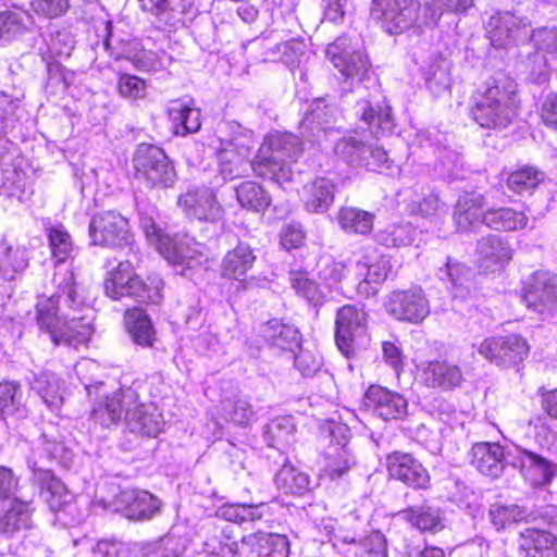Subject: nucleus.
Wrapping results in <instances>:
<instances>
[{
    "label": "nucleus",
    "instance_id": "obj_38",
    "mask_svg": "<svg viewBox=\"0 0 557 557\" xmlns=\"http://www.w3.org/2000/svg\"><path fill=\"white\" fill-rule=\"evenodd\" d=\"M530 513L525 508L517 504H504L495 502L490 505L487 519L496 532H505L517 524L528 523Z\"/></svg>",
    "mask_w": 557,
    "mask_h": 557
},
{
    "label": "nucleus",
    "instance_id": "obj_4",
    "mask_svg": "<svg viewBox=\"0 0 557 557\" xmlns=\"http://www.w3.org/2000/svg\"><path fill=\"white\" fill-rule=\"evenodd\" d=\"M132 165L134 178L148 189L170 188L176 182L174 163L157 145L139 144L134 151Z\"/></svg>",
    "mask_w": 557,
    "mask_h": 557
},
{
    "label": "nucleus",
    "instance_id": "obj_20",
    "mask_svg": "<svg viewBox=\"0 0 557 557\" xmlns=\"http://www.w3.org/2000/svg\"><path fill=\"white\" fill-rule=\"evenodd\" d=\"M260 337L268 347L281 352H295L302 342V335L296 325L277 318L270 319L261 325Z\"/></svg>",
    "mask_w": 557,
    "mask_h": 557
},
{
    "label": "nucleus",
    "instance_id": "obj_33",
    "mask_svg": "<svg viewBox=\"0 0 557 557\" xmlns=\"http://www.w3.org/2000/svg\"><path fill=\"white\" fill-rule=\"evenodd\" d=\"M240 542L251 547L259 557H288L290 553L289 540L282 534L257 531L244 535Z\"/></svg>",
    "mask_w": 557,
    "mask_h": 557
},
{
    "label": "nucleus",
    "instance_id": "obj_8",
    "mask_svg": "<svg viewBox=\"0 0 557 557\" xmlns=\"http://www.w3.org/2000/svg\"><path fill=\"white\" fill-rule=\"evenodd\" d=\"M257 260L249 244L239 242L228 250L220 264L221 287L230 296L238 295L248 287V272Z\"/></svg>",
    "mask_w": 557,
    "mask_h": 557
},
{
    "label": "nucleus",
    "instance_id": "obj_34",
    "mask_svg": "<svg viewBox=\"0 0 557 557\" xmlns=\"http://www.w3.org/2000/svg\"><path fill=\"white\" fill-rule=\"evenodd\" d=\"M335 184L326 177H315L304 185L300 199L309 212L326 211L335 198Z\"/></svg>",
    "mask_w": 557,
    "mask_h": 557
},
{
    "label": "nucleus",
    "instance_id": "obj_27",
    "mask_svg": "<svg viewBox=\"0 0 557 557\" xmlns=\"http://www.w3.org/2000/svg\"><path fill=\"white\" fill-rule=\"evenodd\" d=\"M121 510L129 520L150 519L160 510V499L148 491L127 490L119 494Z\"/></svg>",
    "mask_w": 557,
    "mask_h": 557
},
{
    "label": "nucleus",
    "instance_id": "obj_37",
    "mask_svg": "<svg viewBox=\"0 0 557 557\" xmlns=\"http://www.w3.org/2000/svg\"><path fill=\"white\" fill-rule=\"evenodd\" d=\"M396 276L392 264V256L381 255L374 262L367 264L364 277L358 283L357 290L364 297L375 296L380 286L388 278Z\"/></svg>",
    "mask_w": 557,
    "mask_h": 557
},
{
    "label": "nucleus",
    "instance_id": "obj_41",
    "mask_svg": "<svg viewBox=\"0 0 557 557\" xmlns=\"http://www.w3.org/2000/svg\"><path fill=\"white\" fill-rule=\"evenodd\" d=\"M235 196L242 209L262 213L272 202L270 193L255 181H244L235 187Z\"/></svg>",
    "mask_w": 557,
    "mask_h": 557
},
{
    "label": "nucleus",
    "instance_id": "obj_10",
    "mask_svg": "<svg viewBox=\"0 0 557 557\" xmlns=\"http://www.w3.org/2000/svg\"><path fill=\"white\" fill-rule=\"evenodd\" d=\"M419 0H372L371 14L388 34H401L414 26Z\"/></svg>",
    "mask_w": 557,
    "mask_h": 557
},
{
    "label": "nucleus",
    "instance_id": "obj_57",
    "mask_svg": "<svg viewBox=\"0 0 557 557\" xmlns=\"http://www.w3.org/2000/svg\"><path fill=\"white\" fill-rule=\"evenodd\" d=\"M306 243V232L299 224H287L281 233V244L286 250L298 249Z\"/></svg>",
    "mask_w": 557,
    "mask_h": 557
},
{
    "label": "nucleus",
    "instance_id": "obj_50",
    "mask_svg": "<svg viewBox=\"0 0 557 557\" xmlns=\"http://www.w3.org/2000/svg\"><path fill=\"white\" fill-rule=\"evenodd\" d=\"M22 398V387L16 381H0V419L15 413Z\"/></svg>",
    "mask_w": 557,
    "mask_h": 557
},
{
    "label": "nucleus",
    "instance_id": "obj_5",
    "mask_svg": "<svg viewBox=\"0 0 557 557\" xmlns=\"http://www.w3.org/2000/svg\"><path fill=\"white\" fill-rule=\"evenodd\" d=\"M478 352L484 360L499 369L519 371L531 354V345L522 334L505 332L482 339Z\"/></svg>",
    "mask_w": 557,
    "mask_h": 557
},
{
    "label": "nucleus",
    "instance_id": "obj_6",
    "mask_svg": "<svg viewBox=\"0 0 557 557\" xmlns=\"http://www.w3.org/2000/svg\"><path fill=\"white\" fill-rule=\"evenodd\" d=\"M89 244L104 249H124L134 243L129 220L117 210L95 213L88 224Z\"/></svg>",
    "mask_w": 557,
    "mask_h": 557
},
{
    "label": "nucleus",
    "instance_id": "obj_61",
    "mask_svg": "<svg viewBox=\"0 0 557 557\" xmlns=\"http://www.w3.org/2000/svg\"><path fill=\"white\" fill-rule=\"evenodd\" d=\"M382 351L384 361L399 375L405 366L403 350L394 342L385 341L382 343Z\"/></svg>",
    "mask_w": 557,
    "mask_h": 557
},
{
    "label": "nucleus",
    "instance_id": "obj_44",
    "mask_svg": "<svg viewBox=\"0 0 557 557\" xmlns=\"http://www.w3.org/2000/svg\"><path fill=\"white\" fill-rule=\"evenodd\" d=\"M29 265L27 248L0 242V277L12 281Z\"/></svg>",
    "mask_w": 557,
    "mask_h": 557
},
{
    "label": "nucleus",
    "instance_id": "obj_18",
    "mask_svg": "<svg viewBox=\"0 0 557 557\" xmlns=\"http://www.w3.org/2000/svg\"><path fill=\"white\" fill-rule=\"evenodd\" d=\"M487 208L485 195L475 190L461 194L453 211V221L457 231L469 232L480 224L485 226Z\"/></svg>",
    "mask_w": 557,
    "mask_h": 557
},
{
    "label": "nucleus",
    "instance_id": "obj_3",
    "mask_svg": "<svg viewBox=\"0 0 557 557\" xmlns=\"http://www.w3.org/2000/svg\"><path fill=\"white\" fill-rule=\"evenodd\" d=\"M164 280L158 272H148L141 275L136 267L128 260H120L110 269L103 278L104 295L114 301L131 298L139 307H152L162 304L164 298Z\"/></svg>",
    "mask_w": 557,
    "mask_h": 557
},
{
    "label": "nucleus",
    "instance_id": "obj_43",
    "mask_svg": "<svg viewBox=\"0 0 557 557\" xmlns=\"http://www.w3.org/2000/svg\"><path fill=\"white\" fill-rule=\"evenodd\" d=\"M343 543L350 545L347 550L350 557H387L388 554L386 536L376 530L359 540L346 535Z\"/></svg>",
    "mask_w": 557,
    "mask_h": 557
},
{
    "label": "nucleus",
    "instance_id": "obj_13",
    "mask_svg": "<svg viewBox=\"0 0 557 557\" xmlns=\"http://www.w3.org/2000/svg\"><path fill=\"white\" fill-rule=\"evenodd\" d=\"M531 23L527 17L509 11H497L490 16L486 33L496 49H507L524 41L529 37Z\"/></svg>",
    "mask_w": 557,
    "mask_h": 557
},
{
    "label": "nucleus",
    "instance_id": "obj_54",
    "mask_svg": "<svg viewBox=\"0 0 557 557\" xmlns=\"http://www.w3.org/2000/svg\"><path fill=\"white\" fill-rule=\"evenodd\" d=\"M298 352L294 357V366L305 377L314 376L322 367V358L315 351L300 345Z\"/></svg>",
    "mask_w": 557,
    "mask_h": 557
},
{
    "label": "nucleus",
    "instance_id": "obj_53",
    "mask_svg": "<svg viewBox=\"0 0 557 557\" xmlns=\"http://www.w3.org/2000/svg\"><path fill=\"white\" fill-rule=\"evenodd\" d=\"M71 0H30V11L39 18L53 20L66 14Z\"/></svg>",
    "mask_w": 557,
    "mask_h": 557
},
{
    "label": "nucleus",
    "instance_id": "obj_31",
    "mask_svg": "<svg viewBox=\"0 0 557 557\" xmlns=\"http://www.w3.org/2000/svg\"><path fill=\"white\" fill-rule=\"evenodd\" d=\"M250 149L244 145L234 143L224 144L218 151L219 173L224 180L233 181L245 176L249 160Z\"/></svg>",
    "mask_w": 557,
    "mask_h": 557
},
{
    "label": "nucleus",
    "instance_id": "obj_47",
    "mask_svg": "<svg viewBox=\"0 0 557 557\" xmlns=\"http://www.w3.org/2000/svg\"><path fill=\"white\" fill-rule=\"evenodd\" d=\"M289 282L295 293L314 307H320L326 301V294L309 272L293 270L289 272Z\"/></svg>",
    "mask_w": 557,
    "mask_h": 557
},
{
    "label": "nucleus",
    "instance_id": "obj_30",
    "mask_svg": "<svg viewBox=\"0 0 557 557\" xmlns=\"http://www.w3.org/2000/svg\"><path fill=\"white\" fill-rule=\"evenodd\" d=\"M260 146L289 166L299 161L305 150L304 144L297 135L280 131L265 135Z\"/></svg>",
    "mask_w": 557,
    "mask_h": 557
},
{
    "label": "nucleus",
    "instance_id": "obj_42",
    "mask_svg": "<svg viewBox=\"0 0 557 557\" xmlns=\"http://www.w3.org/2000/svg\"><path fill=\"white\" fill-rule=\"evenodd\" d=\"M375 214L358 207L344 206L338 209L337 222L348 234L369 235L374 227Z\"/></svg>",
    "mask_w": 557,
    "mask_h": 557
},
{
    "label": "nucleus",
    "instance_id": "obj_24",
    "mask_svg": "<svg viewBox=\"0 0 557 557\" xmlns=\"http://www.w3.org/2000/svg\"><path fill=\"white\" fill-rule=\"evenodd\" d=\"M516 467L534 488L550 484L556 475V467L549 459L528 449L521 450Z\"/></svg>",
    "mask_w": 557,
    "mask_h": 557
},
{
    "label": "nucleus",
    "instance_id": "obj_60",
    "mask_svg": "<svg viewBox=\"0 0 557 557\" xmlns=\"http://www.w3.org/2000/svg\"><path fill=\"white\" fill-rule=\"evenodd\" d=\"M532 36L537 50L557 51V30L555 28L541 27L535 29Z\"/></svg>",
    "mask_w": 557,
    "mask_h": 557
},
{
    "label": "nucleus",
    "instance_id": "obj_16",
    "mask_svg": "<svg viewBox=\"0 0 557 557\" xmlns=\"http://www.w3.org/2000/svg\"><path fill=\"white\" fill-rule=\"evenodd\" d=\"M522 299L529 309L552 314L557 310V283L546 273L535 272L523 284Z\"/></svg>",
    "mask_w": 557,
    "mask_h": 557
},
{
    "label": "nucleus",
    "instance_id": "obj_55",
    "mask_svg": "<svg viewBox=\"0 0 557 557\" xmlns=\"http://www.w3.org/2000/svg\"><path fill=\"white\" fill-rule=\"evenodd\" d=\"M377 240L386 247H401L410 243V235L405 226L394 224L381 231L377 235Z\"/></svg>",
    "mask_w": 557,
    "mask_h": 557
},
{
    "label": "nucleus",
    "instance_id": "obj_46",
    "mask_svg": "<svg viewBox=\"0 0 557 557\" xmlns=\"http://www.w3.org/2000/svg\"><path fill=\"white\" fill-rule=\"evenodd\" d=\"M50 256L55 264H61L73 258L74 242L69 230L63 224L50 225L46 228Z\"/></svg>",
    "mask_w": 557,
    "mask_h": 557
},
{
    "label": "nucleus",
    "instance_id": "obj_9",
    "mask_svg": "<svg viewBox=\"0 0 557 557\" xmlns=\"http://www.w3.org/2000/svg\"><path fill=\"white\" fill-rule=\"evenodd\" d=\"M385 469L389 480L414 491H426L432 485L429 470L411 453L393 450L385 456Z\"/></svg>",
    "mask_w": 557,
    "mask_h": 557
},
{
    "label": "nucleus",
    "instance_id": "obj_25",
    "mask_svg": "<svg viewBox=\"0 0 557 557\" xmlns=\"http://www.w3.org/2000/svg\"><path fill=\"white\" fill-rule=\"evenodd\" d=\"M94 335V325L85 315L62 319L50 339L57 346L87 347Z\"/></svg>",
    "mask_w": 557,
    "mask_h": 557
},
{
    "label": "nucleus",
    "instance_id": "obj_29",
    "mask_svg": "<svg viewBox=\"0 0 557 557\" xmlns=\"http://www.w3.org/2000/svg\"><path fill=\"white\" fill-rule=\"evenodd\" d=\"M518 548L525 557H557V536L547 530L527 528L518 536Z\"/></svg>",
    "mask_w": 557,
    "mask_h": 557
},
{
    "label": "nucleus",
    "instance_id": "obj_1",
    "mask_svg": "<svg viewBox=\"0 0 557 557\" xmlns=\"http://www.w3.org/2000/svg\"><path fill=\"white\" fill-rule=\"evenodd\" d=\"M87 395L95 397L89 420L102 429L116 425L122 420L133 433L157 437L164 428L162 412L154 404H145L133 385H121L107 392L102 382L88 385Z\"/></svg>",
    "mask_w": 557,
    "mask_h": 557
},
{
    "label": "nucleus",
    "instance_id": "obj_28",
    "mask_svg": "<svg viewBox=\"0 0 557 557\" xmlns=\"http://www.w3.org/2000/svg\"><path fill=\"white\" fill-rule=\"evenodd\" d=\"M123 323L132 341L144 348H152L157 333L151 318L143 307L133 306L125 309Z\"/></svg>",
    "mask_w": 557,
    "mask_h": 557
},
{
    "label": "nucleus",
    "instance_id": "obj_45",
    "mask_svg": "<svg viewBox=\"0 0 557 557\" xmlns=\"http://www.w3.org/2000/svg\"><path fill=\"white\" fill-rule=\"evenodd\" d=\"M168 114L175 127V134L187 135L197 133L201 127V112L181 99L172 100Z\"/></svg>",
    "mask_w": 557,
    "mask_h": 557
},
{
    "label": "nucleus",
    "instance_id": "obj_40",
    "mask_svg": "<svg viewBox=\"0 0 557 557\" xmlns=\"http://www.w3.org/2000/svg\"><path fill=\"white\" fill-rule=\"evenodd\" d=\"M356 465V459L347 443L331 444L323 456V474L330 480H337L347 474Z\"/></svg>",
    "mask_w": 557,
    "mask_h": 557
},
{
    "label": "nucleus",
    "instance_id": "obj_21",
    "mask_svg": "<svg viewBox=\"0 0 557 557\" xmlns=\"http://www.w3.org/2000/svg\"><path fill=\"white\" fill-rule=\"evenodd\" d=\"M470 463L483 475L498 478L506 468V448L496 442H479L470 450Z\"/></svg>",
    "mask_w": 557,
    "mask_h": 557
},
{
    "label": "nucleus",
    "instance_id": "obj_11",
    "mask_svg": "<svg viewBox=\"0 0 557 557\" xmlns=\"http://www.w3.org/2000/svg\"><path fill=\"white\" fill-rule=\"evenodd\" d=\"M515 248L509 238L499 234L480 237L474 248V265L479 273H499L512 261Z\"/></svg>",
    "mask_w": 557,
    "mask_h": 557
},
{
    "label": "nucleus",
    "instance_id": "obj_32",
    "mask_svg": "<svg viewBox=\"0 0 557 557\" xmlns=\"http://www.w3.org/2000/svg\"><path fill=\"white\" fill-rule=\"evenodd\" d=\"M250 168L255 176L278 184L289 182L293 176L292 166L273 156L262 146H259L250 161Z\"/></svg>",
    "mask_w": 557,
    "mask_h": 557
},
{
    "label": "nucleus",
    "instance_id": "obj_19",
    "mask_svg": "<svg viewBox=\"0 0 557 557\" xmlns=\"http://www.w3.org/2000/svg\"><path fill=\"white\" fill-rule=\"evenodd\" d=\"M330 61L346 81L364 82L372 69L369 57L359 50H347L333 44L327 50Z\"/></svg>",
    "mask_w": 557,
    "mask_h": 557
},
{
    "label": "nucleus",
    "instance_id": "obj_7",
    "mask_svg": "<svg viewBox=\"0 0 557 557\" xmlns=\"http://www.w3.org/2000/svg\"><path fill=\"white\" fill-rule=\"evenodd\" d=\"M369 314L363 307L354 304L341 306L335 313L334 342L346 359L357 357L361 339L368 333Z\"/></svg>",
    "mask_w": 557,
    "mask_h": 557
},
{
    "label": "nucleus",
    "instance_id": "obj_49",
    "mask_svg": "<svg viewBox=\"0 0 557 557\" xmlns=\"http://www.w3.org/2000/svg\"><path fill=\"white\" fill-rule=\"evenodd\" d=\"M116 94L128 101L144 100L148 95L147 79L127 72L116 73Z\"/></svg>",
    "mask_w": 557,
    "mask_h": 557
},
{
    "label": "nucleus",
    "instance_id": "obj_2",
    "mask_svg": "<svg viewBox=\"0 0 557 557\" xmlns=\"http://www.w3.org/2000/svg\"><path fill=\"white\" fill-rule=\"evenodd\" d=\"M522 108L519 86L499 72L475 88L469 98V116L481 128L503 131L517 120Z\"/></svg>",
    "mask_w": 557,
    "mask_h": 557
},
{
    "label": "nucleus",
    "instance_id": "obj_63",
    "mask_svg": "<svg viewBox=\"0 0 557 557\" xmlns=\"http://www.w3.org/2000/svg\"><path fill=\"white\" fill-rule=\"evenodd\" d=\"M208 548V557H236L238 553V542L224 544L213 537L206 543Z\"/></svg>",
    "mask_w": 557,
    "mask_h": 557
},
{
    "label": "nucleus",
    "instance_id": "obj_39",
    "mask_svg": "<svg viewBox=\"0 0 557 557\" xmlns=\"http://www.w3.org/2000/svg\"><path fill=\"white\" fill-rule=\"evenodd\" d=\"M40 483L41 492L46 494V502L54 512L62 511L70 503V493L66 485L55 476L51 469H34Z\"/></svg>",
    "mask_w": 557,
    "mask_h": 557
},
{
    "label": "nucleus",
    "instance_id": "obj_48",
    "mask_svg": "<svg viewBox=\"0 0 557 557\" xmlns=\"http://www.w3.org/2000/svg\"><path fill=\"white\" fill-rule=\"evenodd\" d=\"M33 511L30 500L12 498L9 508L0 517V532L11 534L18 531L21 523L28 519Z\"/></svg>",
    "mask_w": 557,
    "mask_h": 557
},
{
    "label": "nucleus",
    "instance_id": "obj_22",
    "mask_svg": "<svg viewBox=\"0 0 557 557\" xmlns=\"http://www.w3.org/2000/svg\"><path fill=\"white\" fill-rule=\"evenodd\" d=\"M183 211L202 222H216L222 216V207L216 197L209 191L187 190L177 199Z\"/></svg>",
    "mask_w": 557,
    "mask_h": 557
},
{
    "label": "nucleus",
    "instance_id": "obj_17",
    "mask_svg": "<svg viewBox=\"0 0 557 557\" xmlns=\"http://www.w3.org/2000/svg\"><path fill=\"white\" fill-rule=\"evenodd\" d=\"M145 234L156 250L173 265H181L187 259L194 258V255L189 252L190 239L186 235L170 234L154 223L145 227Z\"/></svg>",
    "mask_w": 557,
    "mask_h": 557
},
{
    "label": "nucleus",
    "instance_id": "obj_52",
    "mask_svg": "<svg viewBox=\"0 0 557 557\" xmlns=\"http://www.w3.org/2000/svg\"><path fill=\"white\" fill-rule=\"evenodd\" d=\"M360 120L376 133L392 128V113L387 104H369L363 109Z\"/></svg>",
    "mask_w": 557,
    "mask_h": 557
},
{
    "label": "nucleus",
    "instance_id": "obj_12",
    "mask_svg": "<svg viewBox=\"0 0 557 557\" xmlns=\"http://www.w3.org/2000/svg\"><path fill=\"white\" fill-rule=\"evenodd\" d=\"M58 294L48 297H39L35 305V320L40 331L47 333L49 337L52 331H55L62 319L59 317L60 297L65 295L67 300L76 304L77 292L76 281L73 271L69 270L64 273L62 280L54 277Z\"/></svg>",
    "mask_w": 557,
    "mask_h": 557
},
{
    "label": "nucleus",
    "instance_id": "obj_26",
    "mask_svg": "<svg viewBox=\"0 0 557 557\" xmlns=\"http://www.w3.org/2000/svg\"><path fill=\"white\" fill-rule=\"evenodd\" d=\"M400 512L404 520L421 534L434 535L446 528L442 509L426 502L407 506Z\"/></svg>",
    "mask_w": 557,
    "mask_h": 557
},
{
    "label": "nucleus",
    "instance_id": "obj_35",
    "mask_svg": "<svg viewBox=\"0 0 557 557\" xmlns=\"http://www.w3.org/2000/svg\"><path fill=\"white\" fill-rule=\"evenodd\" d=\"M529 216L522 210L511 207H488L485 215V226L504 233L520 232L528 227Z\"/></svg>",
    "mask_w": 557,
    "mask_h": 557
},
{
    "label": "nucleus",
    "instance_id": "obj_58",
    "mask_svg": "<svg viewBox=\"0 0 557 557\" xmlns=\"http://www.w3.org/2000/svg\"><path fill=\"white\" fill-rule=\"evenodd\" d=\"M540 119L544 126L557 133V92L546 96L540 108Z\"/></svg>",
    "mask_w": 557,
    "mask_h": 557
},
{
    "label": "nucleus",
    "instance_id": "obj_59",
    "mask_svg": "<svg viewBox=\"0 0 557 557\" xmlns=\"http://www.w3.org/2000/svg\"><path fill=\"white\" fill-rule=\"evenodd\" d=\"M18 476L12 468L0 466V503L7 502L18 487Z\"/></svg>",
    "mask_w": 557,
    "mask_h": 557
},
{
    "label": "nucleus",
    "instance_id": "obj_14",
    "mask_svg": "<svg viewBox=\"0 0 557 557\" xmlns=\"http://www.w3.org/2000/svg\"><path fill=\"white\" fill-rule=\"evenodd\" d=\"M387 312L398 321L421 323L430 313L429 301L421 287L393 290L386 301Z\"/></svg>",
    "mask_w": 557,
    "mask_h": 557
},
{
    "label": "nucleus",
    "instance_id": "obj_23",
    "mask_svg": "<svg viewBox=\"0 0 557 557\" xmlns=\"http://www.w3.org/2000/svg\"><path fill=\"white\" fill-rule=\"evenodd\" d=\"M419 371L421 383L425 387L444 392L460 386L463 380L460 368L446 360L428 361Z\"/></svg>",
    "mask_w": 557,
    "mask_h": 557
},
{
    "label": "nucleus",
    "instance_id": "obj_64",
    "mask_svg": "<svg viewBox=\"0 0 557 557\" xmlns=\"http://www.w3.org/2000/svg\"><path fill=\"white\" fill-rule=\"evenodd\" d=\"M537 394L541 398L543 411L552 419L557 420V387L548 389L544 386L539 387Z\"/></svg>",
    "mask_w": 557,
    "mask_h": 557
},
{
    "label": "nucleus",
    "instance_id": "obj_62",
    "mask_svg": "<svg viewBox=\"0 0 557 557\" xmlns=\"http://www.w3.org/2000/svg\"><path fill=\"white\" fill-rule=\"evenodd\" d=\"M364 143L356 137H343L335 145V152L347 161H351L355 154L361 151Z\"/></svg>",
    "mask_w": 557,
    "mask_h": 557
},
{
    "label": "nucleus",
    "instance_id": "obj_15",
    "mask_svg": "<svg viewBox=\"0 0 557 557\" xmlns=\"http://www.w3.org/2000/svg\"><path fill=\"white\" fill-rule=\"evenodd\" d=\"M364 408L384 421L400 420L408 413L404 395L380 384H370L363 394Z\"/></svg>",
    "mask_w": 557,
    "mask_h": 557
},
{
    "label": "nucleus",
    "instance_id": "obj_51",
    "mask_svg": "<svg viewBox=\"0 0 557 557\" xmlns=\"http://www.w3.org/2000/svg\"><path fill=\"white\" fill-rule=\"evenodd\" d=\"M143 11L156 16L170 13L185 14L193 5V0H139Z\"/></svg>",
    "mask_w": 557,
    "mask_h": 557
},
{
    "label": "nucleus",
    "instance_id": "obj_56",
    "mask_svg": "<svg viewBox=\"0 0 557 557\" xmlns=\"http://www.w3.org/2000/svg\"><path fill=\"white\" fill-rule=\"evenodd\" d=\"M252 414V407L248 400L237 398L231 403L227 420L236 425L245 426L251 421Z\"/></svg>",
    "mask_w": 557,
    "mask_h": 557
},
{
    "label": "nucleus",
    "instance_id": "obj_36",
    "mask_svg": "<svg viewBox=\"0 0 557 557\" xmlns=\"http://www.w3.org/2000/svg\"><path fill=\"white\" fill-rule=\"evenodd\" d=\"M546 175L540 168L523 164L510 171L505 180L506 187L517 196L533 195L545 182Z\"/></svg>",
    "mask_w": 557,
    "mask_h": 557
}]
</instances>
